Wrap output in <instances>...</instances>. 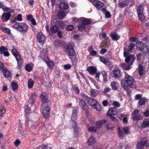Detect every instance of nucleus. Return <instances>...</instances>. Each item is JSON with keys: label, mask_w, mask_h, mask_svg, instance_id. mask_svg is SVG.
I'll use <instances>...</instances> for the list:
<instances>
[{"label": "nucleus", "mask_w": 149, "mask_h": 149, "mask_svg": "<svg viewBox=\"0 0 149 149\" xmlns=\"http://www.w3.org/2000/svg\"><path fill=\"white\" fill-rule=\"evenodd\" d=\"M12 52L15 57L20 54L16 49H12Z\"/></svg>", "instance_id": "obj_49"}, {"label": "nucleus", "mask_w": 149, "mask_h": 149, "mask_svg": "<svg viewBox=\"0 0 149 149\" xmlns=\"http://www.w3.org/2000/svg\"><path fill=\"white\" fill-rule=\"evenodd\" d=\"M56 23H57L58 26L61 27V28H64L65 25V24L62 21H56Z\"/></svg>", "instance_id": "obj_44"}, {"label": "nucleus", "mask_w": 149, "mask_h": 149, "mask_svg": "<svg viewBox=\"0 0 149 149\" xmlns=\"http://www.w3.org/2000/svg\"><path fill=\"white\" fill-rule=\"evenodd\" d=\"M53 45L55 47H60L61 46V42L60 41L57 40L54 42Z\"/></svg>", "instance_id": "obj_38"}, {"label": "nucleus", "mask_w": 149, "mask_h": 149, "mask_svg": "<svg viewBox=\"0 0 149 149\" xmlns=\"http://www.w3.org/2000/svg\"><path fill=\"white\" fill-rule=\"evenodd\" d=\"M132 119L134 120H139L143 119V117L141 115L139 109L134 110L132 113Z\"/></svg>", "instance_id": "obj_9"}, {"label": "nucleus", "mask_w": 149, "mask_h": 149, "mask_svg": "<svg viewBox=\"0 0 149 149\" xmlns=\"http://www.w3.org/2000/svg\"><path fill=\"white\" fill-rule=\"evenodd\" d=\"M6 111L5 107L2 104H0V113H2L0 115V119L3 117V114Z\"/></svg>", "instance_id": "obj_33"}, {"label": "nucleus", "mask_w": 149, "mask_h": 149, "mask_svg": "<svg viewBox=\"0 0 149 149\" xmlns=\"http://www.w3.org/2000/svg\"><path fill=\"white\" fill-rule=\"evenodd\" d=\"M106 65H107L109 69H111L113 67V66L112 64V63L111 61H108L107 64Z\"/></svg>", "instance_id": "obj_58"}, {"label": "nucleus", "mask_w": 149, "mask_h": 149, "mask_svg": "<svg viewBox=\"0 0 149 149\" xmlns=\"http://www.w3.org/2000/svg\"><path fill=\"white\" fill-rule=\"evenodd\" d=\"M144 146H146V147L149 146L148 141L146 138H143L137 144L136 148L137 149H145Z\"/></svg>", "instance_id": "obj_8"}, {"label": "nucleus", "mask_w": 149, "mask_h": 149, "mask_svg": "<svg viewBox=\"0 0 149 149\" xmlns=\"http://www.w3.org/2000/svg\"><path fill=\"white\" fill-rule=\"evenodd\" d=\"M34 82L33 79L30 78L28 79V86L29 88H32L34 85Z\"/></svg>", "instance_id": "obj_37"}, {"label": "nucleus", "mask_w": 149, "mask_h": 149, "mask_svg": "<svg viewBox=\"0 0 149 149\" xmlns=\"http://www.w3.org/2000/svg\"><path fill=\"white\" fill-rule=\"evenodd\" d=\"M87 102L91 107H93L97 111H100L101 110L100 106L98 103L97 104V101L96 100L89 97L87 100Z\"/></svg>", "instance_id": "obj_5"}, {"label": "nucleus", "mask_w": 149, "mask_h": 149, "mask_svg": "<svg viewBox=\"0 0 149 149\" xmlns=\"http://www.w3.org/2000/svg\"><path fill=\"white\" fill-rule=\"evenodd\" d=\"M137 60V61H140L141 59L142 54L141 53H138L136 54Z\"/></svg>", "instance_id": "obj_62"}, {"label": "nucleus", "mask_w": 149, "mask_h": 149, "mask_svg": "<svg viewBox=\"0 0 149 149\" xmlns=\"http://www.w3.org/2000/svg\"><path fill=\"white\" fill-rule=\"evenodd\" d=\"M50 107L49 106L45 107L42 111V115L45 118H47L49 116L50 113Z\"/></svg>", "instance_id": "obj_13"}, {"label": "nucleus", "mask_w": 149, "mask_h": 149, "mask_svg": "<svg viewBox=\"0 0 149 149\" xmlns=\"http://www.w3.org/2000/svg\"><path fill=\"white\" fill-rule=\"evenodd\" d=\"M122 130L125 134L126 135L130 134L129 128L128 127L126 126L123 127Z\"/></svg>", "instance_id": "obj_41"}, {"label": "nucleus", "mask_w": 149, "mask_h": 149, "mask_svg": "<svg viewBox=\"0 0 149 149\" xmlns=\"http://www.w3.org/2000/svg\"><path fill=\"white\" fill-rule=\"evenodd\" d=\"M58 28L57 26L54 25L52 26L50 28V31L53 33H56L58 31Z\"/></svg>", "instance_id": "obj_32"}, {"label": "nucleus", "mask_w": 149, "mask_h": 149, "mask_svg": "<svg viewBox=\"0 0 149 149\" xmlns=\"http://www.w3.org/2000/svg\"><path fill=\"white\" fill-rule=\"evenodd\" d=\"M149 125V121H143L141 124V127L142 129H144L146 127H148Z\"/></svg>", "instance_id": "obj_42"}, {"label": "nucleus", "mask_w": 149, "mask_h": 149, "mask_svg": "<svg viewBox=\"0 0 149 149\" xmlns=\"http://www.w3.org/2000/svg\"><path fill=\"white\" fill-rule=\"evenodd\" d=\"M111 91V88L109 87H106L104 89L103 93H106Z\"/></svg>", "instance_id": "obj_56"}, {"label": "nucleus", "mask_w": 149, "mask_h": 149, "mask_svg": "<svg viewBox=\"0 0 149 149\" xmlns=\"http://www.w3.org/2000/svg\"><path fill=\"white\" fill-rule=\"evenodd\" d=\"M130 65L128 64H126L125 63H120L119 66L122 68L124 70H128L131 68V67Z\"/></svg>", "instance_id": "obj_26"}, {"label": "nucleus", "mask_w": 149, "mask_h": 149, "mask_svg": "<svg viewBox=\"0 0 149 149\" xmlns=\"http://www.w3.org/2000/svg\"><path fill=\"white\" fill-rule=\"evenodd\" d=\"M86 70L90 74L93 75L96 72L97 69L94 66H90L86 69Z\"/></svg>", "instance_id": "obj_17"}, {"label": "nucleus", "mask_w": 149, "mask_h": 149, "mask_svg": "<svg viewBox=\"0 0 149 149\" xmlns=\"http://www.w3.org/2000/svg\"><path fill=\"white\" fill-rule=\"evenodd\" d=\"M74 26L71 24L68 25L66 26V29L68 31H71L73 29Z\"/></svg>", "instance_id": "obj_52"}, {"label": "nucleus", "mask_w": 149, "mask_h": 149, "mask_svg": "<svg viewBox=\"0 0 149 149\" xmlns=\"http://www.w3.org/2000/svg\"><path fill=\"white\" fill-rule=\"evenodd\" d=\"M47 64L49 66V67L50 68H53L54 65V63L52 62L48 61L47 63Z\"/></svg>", "instance_id": "obj_63"}, {"label": "nucleus", "mask_w": 149, "mask_h": 149, "mask_svg": "<svg viewBox=\"0 0 149 149\" xmlns=\"http://www.w3.org/2000/svg\"><path fill=\"white\" fill-rule=\"evenodd\" d=\"M56 16L59 19L61 20L65 17V14L64 11L59 10Z\"/></svg>", "instance_id": "obj_25"}, {"label": "nucleus", "mask_w": 149, "mask_h": 149, "mask_svg": "<svg viewBox=\"0 0 149 149\" xmlns=\"http://www.w3.org/2000/svg\"><path fill=\"white\" fill-rule=\"evenodd\" d=\"M91 20L90 19L84 18L82 19L81 22L88 27V25L90 24L91 22Z\"/></svg>", "instance_id": "obj_35"}, {"label": "nucleus", "mask_w": 149, "mask_h": 149, "mask_svg": "<svg viewBox=\"0 0 149 149\" xmlns=\"http://www.w3.org/2000/svg\"><path fill=\"white\" fill-rule=\"evenodd\" d=\"M94 6L97 9H99L103 7L104 3L101 2L97 0H89Z\"/></svg>", "instance_id": "obj_10"}, {"label": "nucleus", "mask_w": 149, "mask_h": 149, "mask_svg": "<svg viewBox=\"0 0 149 149\" xmlns=\"http://www.w3.org/2000/svg\"><path fill=\"white\" fill-rule=\"evenodd\" d=\"M96 92V90L93 89H91L90 92V95L93 97H95L97 94Z\"/></svg>", "instance_id": "obj_48"}, {"label": "nucleus", "mask_w": 149, "mask_h": 149, "mask_svg": "<svg viewBox=\"0 0 149 149\" xmlns=\"http://www.w3.org/2000/svg\"><path fill=\"white\" fill-rule=\"evenodd\" d=\"M96 142L95 138L93 136H91L88 139L87 143L89 146H91L94 144Z\"/></svg>", "instance_id": "obj_19"}, {"label": "nucleus", "mask_w": 149, "mask_h": 149, "mask_svg": "<svg viewBox=\"0 0 149 149\" xmlns=\"http://www.w3.org/2000/svg\"><path fill=\"white\" fill-rule=\"evenodd\" d=\"M144 115L146 117H148L149 116V109L146 110L143 113Z\"/></svg>", "instance_id": "obj_64"}, {"label": "nucleus", "mask_w": 149, "mask_h": 149, "mask_svg": "<svg viewBox=\"0 0 149 149\" xmlns=\"http://www.w3.org/2000/svg\"><path fill=\"white\" fill-rule=\"evenodd\" d=\"M88 130L89 132H95L97 130L96 127L94 126L89 127Z\"/></svg>", "instance_id": "obj_51"}, {"label": "nucleus", "mask_w": 149, "mask_h": 149, "mask_svg": "<svg viewBox=\"0 0 149 149\" xmlns=\"http://www.w3.org/2000/svg\"><path fill=\"white\" fill-rule=\"evenodd\" d=\"M48 94L46 93H43L41 95V98L43 102L47 103L48 102Z\"/></svg>", "instance_id": "obj_23"}, {"label": "nucleus", "mask_w": 149, "mask_h": 149, "mask_svg": "<svg viewBox=\"0 0 149 149\" xmlns=\"http://www.w3.org/2000/svg\"><path fill=\"white\" fill-rule=\"evenodd\" d=\"M117 113V111L115 107L110 108L107 113V114L108 116H111L113 115H115Z\"/></svg>", "instance_id": "obj_18"}, {"label": "nucleus", "mask_w": 149, "mask_h": 149, "mask_svg": "<svg viewBox=\"0 0 149 149\" xmlns=\"http://www.w3.org/2000/svg\"><path fill=\"white\" fill-rule=\"evenodd\" d=\"M114 126L111 123H109L106 125V128L107 129H111L113 130L114 129Z\"/></svg>", "instance_id": "obj_47"}, {"label": "nucleus", "mask_w": 149, "mask_h": 149, "mask_svg": "<svg viewBox=\"0 0 149 149\" xmlns=\"http://www.w3.org/2000/svg\"><path fill=\"white\" fill-rule=\"evenodd\" d=\"M137 48L142 52L147 53L149 51V47L146 44L143 42H139L136 43Z\"/></svg>", "instance_id": "obj_7"}, {"label": "nucleus", "mask_w": 149, "mask_h": 149, "mask_svg": "<svg viewBox=\"0 0 149 149\" xmlns=\"http://www.w3.org/2000/svg\"><path fill=\"white\" fill-rule=\"evenodd\" d=\"M135 59L136 58L134 55L129 54L125 58V61L127 64L131 65H133Z\"/></svg>", "instance_id": "obj_11"}, {"label": "nucleus", "mask_w": 149, "mask_h": 149, "mask_svg": "<svg viewBox=\"0 0 149 149\" xmlns=\"http://www.w3.org/2000/svg\"><path fill=\"white\" fill-rule=\"evenodd\" d=\"M118 135L119 138L120 139L123 138L124 136V134L120 127L118 128Z\"/></svg>", "instance_id": "obj_45"}, {"label": "nucleus", "mask_w": 149, "mask_h": 149, "mask_svg": "<svg viewBox=\"0 0 149 149\" xmlns=\"http://www.w3.org/2000/svg\"><path fill=\"white\" fill-rule=\"evenodd\" d=\"M11 16V14L9 13H4L2 15L1 19L3 22L8 21Z\"/></svg>", "instance_id": "obj_16"}, {"label": "nucleus", "mask_w": 149, "mask_h": 149, "mask_svg": "<svg viewBox=\"0 0 149 149\" xmlns=\"http://www.w3.org/2000/svg\"><path fill=\"white\" fill-rule=\"evenodd\" d=\"M37 38L39 43L43 45L45 39V37L42 32H39L37 35Z\"/></svg>", "instance_id": "obj_12"}, {"label": "nucleus", "mask_w": 149, "mask_h": 149, "mask_svg": "<svg viewBox=\"0 0 149 149\" xmlns=\"http://www.w3.org/2000/svg\"><path fill=\"white\" fill-rule=\"evenodd\" d=\"M0 54H3L5 56H8L10 54L8 49L3 46L0 47Z\"/></svg>", "instance_id": "obj_15"}, {"label": "nucleus", "mask_w": 149, "mask_h": 149, "mask_svg": "<svg viewBox=\"0 0 149 149\" xmlns=\"http://www.w3.org/2000/svg\"><path fill=\"white\" fill-rule=\"evenodd\" d=\"M92 49V50H90L89 52L90 55L92 56H95L97 53V52L93 50V49Z\"/></svg>", "instance_id": "obj_54"}, {"label": "nucleus", "mask_w": 149, "mask_h": 149, "mask_svg": "<svg viewBox=\"0 0 149 149\" xmlns=\"http://www.w3.org/2000/svg\"><path fill=\"white\" fill-rule=\"evenodd\" d=\"M3 71L4 76L6 78H9L11 76V72L6 68H5Z\"/></svg>", "instance_id": "obj_28"}, {"label": "nucleus", "mask_w": 149, "mask_h": 149, "mask_svg": "<svg viewBox=\"0 0 149 149\" xmlns=\"http://www.w3.org/2000/svg\"><path fill=\"white\" fill-rule=\"evenodd\" d=\"M113 105L116 107H119L120 106V104L117 101H114L113 103Z\"/></svg>", "instance_id": "obj_55"}, {"label": "nucleus", "mask_w": 149, "mask_h": 149, "mask_svg": "<svg viewBox=\"0 0 149 149\" xmlns=\"http://www.w3.org/2000/svg\"><path fill=\"white\" fill-rule=\"evenodd\" d=\"M88 27L86 25L83 24V23L81 22V24L79 26L78 29L79 30L81 31H82L84 30L86 31L87 30V28Z\"/></svg>", "instance_id": "obj_31"}, {"label": "nucleus", "mask_w": 149, "mask_h": 149, "mask_svg": "<svg viewBox=\"0 0 149 149\" xmlns=\"http://www.w3.org/2000/svg\"><path fill=\"white\" fill-rule=\"evenodd\" d=\"M0 29L8 35H11L10 30L7 28L0 26Z\"/></svg>", "instance_id": "obj_29"}, {"label": "nucleus", "mask_w": 149, "mask_h": 149, "mask_svg": "<svg viewBox=\"0 0 149 149\" xmlns=\"http://www.w3.org/2000/svg\"><path fill=\"white\" fill-rule=\"evenodd\" d=\"M124 77L121 81V85L122 88L124 90H126L128 88H136L137 86L136 81L134 78L125 71L124 72Z\"/></svg>", "instance_id": "obj_1"}, {"label": "nucleus", "mask_w": 149, "mask_h": 149, "mask_svg": "<svg viewBox=\"0 0 149 149\" xmlns=\"http://www.w3.org/2000/svg\"><path fill=\"white\" fill-rule=\"evenodd\" d=\"M148 100L145 97H143L140 99L138 103L140 106L144 105L145 104L146 102Z\"/></svg>", "instance_id": "obj_34"}, {"label": "nucleus", "mask_w": 149, "mask_h": 149, "mask_svg": "<svg viewBox=\"0 0 149 149\" xmlns=\"http://www.w3.org/2000/svg\"><path fill=\"white\" fill-rule=\"evenodd\" d=\"M78 110L76 109H73L71 118V120L70 121V125L72 126L74 132L79 131V129L77 127L76 123L74 121V119L77 117Z\"/></svg>", "instance_id": "obj_2"}, {"label": "nucleus", "mask_w": 149, "mask_h": 149, "mask_svg": "<svg viewBox=\"0 0 149 149\" xmlns=\"http://www.w3.org/2000/svg\"><path fill=\"white\" fill-rule=\"evenodd\" d=\"M79 105L81 109L85 111H87L88 110V108L85 102L82 99H80L79 102Z\"/></svg>", "instance_id": "obj_14"}, {"label": "nucleus", "mask_w": 149, "mask_h": 149, "mask_svg": "<svg viewBox=\"0 0 149 149\" xmlns=\"http://www.w3.org/2000/svg\"><path fill=\"white\" fill-rule=\"evenodd\" d=\"M117 84L115 81L112 82L111 83V86L112 89L114 91H116L118 89V88L117 86Z\"/></svg>", "instance_id": "obj_40"}, {"label": "nucleus", "mask_w": 149, "mask_h": 149, "mask_svg": "<svg viewBox=\"0 0 149 149\" xmlns=\"http://www.w3.org/2000/svg\"><path fill=\"white\" fill-rule=\"evenodd\" d=\"M19 23H16L15 24L13 25L12 27L13 28L16 29L17 30H19Z\"/></svg>", "instance_id": "obj_61"}, {"label": "nucleus", "mask_w": 149, "mask_h": 149, "mask_svg": "<svg viewBox=\"0 0 149 149\" xmlns=\"http://www.w3.org/2000/svg\"><path fill=\"white\" fill-rule=\"evenodd\" d=\"M65 51L70 58L71 60L72 57L75 56V52L72 46L70 44H69L67 46V47L65 48Z\"/></svg>", "instance_id": "obj_6"}, {"label": "nucleus", "mask_w": 149, "mask_h": 149, "mask_svg": "<svg viewBox=\"0 0 149 149\" xmlns=\"http://www.w3.org/2000/svg\"><path fill=\"white\" fill-rule=\"evenodd\" d=\"M26 70L29 72L31 71L33 69V66L30 64H28L25 67Z\"/></svg>", "instance_id": "obj_43"}, {"label": "nucleus", "mask_w": 149, "mask_h": 149, "mask_svg": "<svg viewBox=\"0 0 149 149\" xmlns=\"http://www.w3.org/2000/svg\"><path fill=\"white\" fill-rule=\"evenodd\" d=\"M100 61L105 64H107L108 61V59H106L103 57L101 56H100Z\"/></svg>", "instance_id": "obj_50"}, {"label": "nucleus", "mask_w": 149, "mask_h": 149, "mask_svg": "<svg viewBox=\"0 0 149 149\" xmlns=\"http://www.w3.org/2000/svg\"><path fill=\"white\" fill-rule=\"evenodd\" d=\"M5 66L4 65L3 63L0 61V70L1 71H2L3 70H4L5 68Z\"/></svg>", "instance_id": "obj_59"}, {"label": "nucleus", "mask_w": 149, "mask_h": 149, "mask_svg": "<svg viewBox=\"0 0 149 149\" xmlns=\"http://www.w3.org/2000/svg\"><path fill=\"white\" fill-rule=\"evenodd\" d=\"M129 2V0H125L120 2L118 3V7L119 8L125 7L128 5Z\"/></svg>", "instance_id": "obj_20"}, {"label": "nucleus", "mask_w": 149, "mask_h": 149, "mask_svg": "<svg viewBox=\"0 0 149 149\" xmlns=\"http://www.w3.org/2000/svg\"><path fill=\"white\" fill-rule=\"evenodd\" d=\"M17 62L18 66L20 67L23 63V58L19 54L15 57Z\"/></svg>", "instance_id": "obj_22"}, {"label": "nucleus", "mask_w": 149, "mask_h": 149, "mask_svg": "<svg viewBox=\"0 0 149 149\" xmlns=\"http://www.w3.org/2000/svg\"><path fill=\"white\" fill-rule=\"evenodd\" d=\"M28 28V26L23 23H19V28L18 31H26Z\"/></svg>", "instance_id": "obj_24"}, {"label": "nucleus", "mask_w": 149, "mask_h": 149, "mask_svg": "<svg viewBox=\"0 0 149 149\" xmlns=\"http://www.w3.org/2000/svg\"><path fill=\"white\" fill-rule=\"evenodd\" d=\"M106 120H104L97 122L95 124L96 127L97 128H100L102 127V125L104 124Z\"/></svg>", "instance_id": "obj_30"}, {"label": "nucleus", "mask_w": 149, "mask_h": 149, "mask_svg": "<svg viewBox=\"0 0 149 149\" xmlns=\"http://www.w3.org/2000/svg\"><path fill=\"white\" fill-rule=\"evenodd\" d=\"M25 111L26 114L30 113L31 111L30 108L28 106H25Z\"/></svg>", "instance_id": "obj_57"}, {"label": "nucleus", "mask_w": 149, "mask_h": 149, "mask_svg": "<svg viewBox=\"0 0 149 149\" xmlns=\"http://www.w3.org/2000/svg\"><path fill=\"white\" fill-rule=\"evenodd\" d=\"M11 87L14 91H15L17 89L18 86L16 83L13 82L11 84Z\"/></svg>", "instance_id": "obj_46"}, {"label": "nucleus", "mask_w": 149, "mask_h": 149, "mask_svg": "<svg viewBox=\"0 0 149 149\" xmlns=\"http://www.w3.org/2000/svg\"><path fill=\"white\" fill-rule=\"evenodd\" d=\"M144 6L143 4H140L136 7L138 16L139 19L141 21L145 19V17L143 13Z\"/></svg>", "instance_id": "obj_3"}, {"label": "nucleus", "mask_w": 149, "mask_h": 149, "mask_svg": "<svg viewBox=\"0 0 149 149\" xmlns=\"http://www.w3.org/2000/svg\"><path fill=\"white\" fill-rule=\"evenodd\" d=\"M135 44L134 43H131L128 46V51H131L135 46Z\"/></svg>", "instance_id": "obj_53"}, {"label": "nucleus", "mask_w": 149, "mask_h": 149, "mask_svg": "<svg viewBox=\"0 0 149 149\" xmlns=\"http://www.w3.org/2000/svg\"><path fill=\"white\" fill-rule=\"evenodd\" d=\"M71 67V65L69 64H68L65 65L64 66V68L65 70H68L70 69Z\"/></svg>", "instance_id": "obj_60"}, {"label": "nucleus", "mask_w": 149, "mask_h": 149, "mask_svg": "<svg viewBox=\"0 0 149 149\" xmlns=\"http://www.w3.org/2000/svg\"><path fill=\"white\" fill-rule=\"evenodd\" d=\"M110 36L112 39L115 41H117L120 38V37L116 32H112L110 34Z\"/></svg>", "instance_id": "obj_21"}, {"label": "nucleus", "mask_w": 149, "mask_h": 149, "mask_svg": "<svg viewBox=\"0 0 149 149\" xmlns=\"http://www.w3.org/2000/svg\"><path fill=\"white\" fill-rule=\"evenodd\" d=\"M60 9L62 10H66L69 7L68 4L64 2H61L59 5Z\"/></svg>", "instance_id": "obj_27"}, {"label": "nucleus", "mask_w": 149, "mask_h": 149, "mask_svg": "<svg viewBox=\"0 0 149 149\" xmlns=\"http://www.w3.org/2000/svg\"><path fill=\"white\" fill-rule=\"evenodd\" d=\"M102 74L103 77V81L104 82L107 81V72L105 71H102Z\"/></svg>", "instance_id": "obj_39"}, {"label": "nucleus", "mask_w": 149, "mask_h": 149, "mask_svg": "<svg viewBox=\"0 0 149 149\" xmlns=\"http://www.w3.org/2000/svg\"><path fill=\"white\" fill-rule=\"evenodd\" d=\"M111 75L112 78L118 79L122 77L123 73L118 68H114L111 72Z\"/></svg>", "instance_id": "obj_4"}, {"label": "nucleus", "mask_w": 149, "mask_h": 149, "mask_svg": "<svg viewBox=\"0 0 149 149\" xmlns=\"http://www.w3.org/2000/svg\"><path fill=\"white\" fill-rule=\"evenodd\" d=\"M139 74L141 76L143 74V66L139 64L138 67Z\"/></svg>", "instance_id": "obj_36"}]
</instances>
